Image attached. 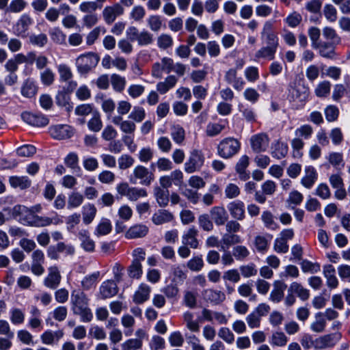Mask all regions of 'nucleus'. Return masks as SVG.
<instances>
[{
  "label": "nucleus",
  "mask_w": 350,
  "mask_h": 350,
  "mask_svg": "<svg viewBox=\"0 0 350 350\" xmlns=\"http://www.w3.org/2000/svg\"><path fill=\"white\" fill-rule=\"evenodd\" d=\"M71 310L75 315L80 317L82 322H90L93 319V314L89 308V299L87 295L80 290H73L70 295Z\"/></svg>",
  "instance_id": "1"
},
{
  "label": "nucleus",
  "mask_w": 350,
  "mask_h": 350,
  "mask_svg": "<svg viewBox=\"0 0 350 350\" xmlns=\"http://www.w3.org/2000/svg\"><path fill=\"white\" fill-rule=\"evenodd\" d=\"M129 179L132 184L150 186L154 180V174L145 166L138 165L133 168Z\"/></svg>",
  "instance_id": "2"
},
{
  "label": "nucleus",
  "mask_w": 350,
  "mask_h": 350,
  "mask_svg": "<svg viewBox=\"0 0 350 350\" xmlns=\"http://www.w3.org/2000/svg\"><path fill=\"white\" fill-rule=\"evenodd\" d=\"M310 90L307 87L297 85L295 83H290L288 88L287 98L291 103L302 107L307 101Z\"/></svg>",
  "instance_id": "3"
},
{
  "label": "nucleus",
  "mask_w": 350,
  "mask_h": 350,
  "mask_svg": "<svg viewBox=\"0 0 350 350\" xmlns=\"http://www.w3.org/2000/svg\"><path fill=\"white\" fill-rule=\"evenodd\" d=\"M241 148L240 142L234 137L222 139L217 146V154L221 158L230 159L237 154Z\"/></svg>",
  "instance_id": "4"
},
{
  "label": "nucleus",
  "mask_w": 350,
  "mask_h": 350,
  "mask_svg": "<svg viewBox=\"0 0 350 350\" xmlns=\"http://www.w3.org/2000/svg\"><path fill=\"white\" fill-rule=\"evenodd\" d=\"M116 191L121 196H125L132 202L140 198H146L148 193L146 189L137 187H131L128 183H121L117 185Z\"/></svg>",
  "instance_id": "5"
},
{
  "label": "nucleus",
  "mask_w": 350,
  "mask_h": 350,
  "mask_svg": "<svg viewBox=\"0 0 350 350\" xmlns=\"http://www.w3.org/2000/svg\"><path fill=\"white\" fill-rule=\"evenodd\" d=\"M99 62V57L94 53L89 52L79 55L76 59V66L81 74H87L95 68Z\"/></svg>",
  "instance_id": "6"
},
{
  "label": "nucleus",
  "mask_w": 350,
  "mask_h": 350,
  "mask_svg": "<svg viewBox=\"0 0 350 350\" xmlns=\"http://www.w3.org/2000/svg\"><path fill=\"white\" fill-rule=\"evenodd\" d=\"M260 40L265 45L278 48L279 38L274 31V25L271 21H267L264 23L260 32Z\"/></svg>",
  "instance_id": "7"
},
{
  "label": "nucleus",
  "mask_w": 350,
  "mask_h": 350,
  "mask_svg": "<svg viewBox=\"0 0 350 350\" xmlns=\"http://www.w3.org/2000/svg\"><path fill=\"white\" fill-rule=\"evenodd\" d=\"M204 163V157L203 153L198 150H192L189 156L187 161L184 165L185 171L188 174L199 171Z\"/></svg>",
  "instance_id": "8"
},
{
  "label": "nucleus",
  "mask_w": 350,
  "mask_h": 350,
  "mask_svg": "<svg viewBox=\"0 0 350 350\" xmlns=\"http://www.w3.org/2000/svg\"><path fill=\"white\" fill-rule=\"evenodd\" d=\"M57 71L59 76V81L61 82L67 83L66 90L68 92H72L77 87V83L72 78L73 77L70 68L64 64H59L57 66Z\"/></svg>",
  "instance_id": "9"
},
{
  "label": "nucleus",
  "mask_w": 350,
  "mask_h": 350,
  "mask_svg": "<svg viewBox=\"0 0 350 350\" xmlns=\"http://www.w3.org/2000/svg\"><path fill=\"white\" fill-rule=\"evenodd\" d=\"M340 332L323 335L315 339V349H325L335 346L341 339Z\"/></svg>",
  "instance_id": "10"
},
{
  "label": "nucleus",
  "mask_w": 350,
  "mask_h": 350,
  "mask_svg": "<svg viewBox=\"0 0 350 350\" xmlns=\"http://www.w3.org/2000/svg\"><path fill=\"white\" fill-rule=\"evenodd\" d=\"M173 69V59L170 57H163L160 62H156L152 65V76L157 78L161 79L163 77V73H170Z\"/></svg>",
  "instance_id": "11"
},
{
  "label": "nucleus",
  "mask_w": 350,
  "mask_h": 350,
  "mask_svg": "<svg viewBox=\"0 0 350 350\" xmlns=\"http://www.w3.org/2000/svg\"><path fill=\"white\" fill-rule=\"evenodd\" d=\"M14 217H20L21 221L26 225L31 226V223L36 220L37 215L34 214L27 207L22 205H16L12 210Z\"/></svg>",
  "instance_id": "12"
},
{
  "label": "nucleus",
  "mask_w": 350,
  "mask_h": 350,
  "mask_svg": "<svg viewBox=\"0 0 350 350\" xmlns=\"http://www.w3.org/2000/svg\"><path fill=\"white\" fill-rule=\"evenodd\" d=\"M62 275L57 266L48 268V273L43 281L44 285L50 289H56L60 284Z\"/></svg>",
  "instance_id": "13"
},
{
  "label": "nucleus",
  "mask_w": 350,
  "mask_h": 350,
  "mask_svg": "<svg viewBox=\"0 0 350 350\" xmlns=\"http://www.w3.org/2000/svg\"><path fill=\"white\" fill-rule=\"evenodd\" d=\"M33 23V21L29 14H22L14 26L15 34L22 38L26 37L27 33Z\"/></svg>",
  "instance_id": "14"
},
{
  "label": "nucleus",
  "mask_w": 350,
  "mask_h": 350,
  "mask_svg": "<svg viewBox=\"0 0 350 350\" xmlns=\"http://www.w3.org/2000/svg\"><path fill=\"white\" fill-rule=\"evenodd\" d=\"M250 144L254 152L257 153L265 152L269 147V138L266 133H258L252 136Z\"/></svg>",
  "instance_id": "15"
},
{
  "label": "nucleus",
  "mask_w": 350,
  "mask_h": 350,
  "mask_svg": "<svg viewBox=\"0 0 350 350\" xmlns=\"http://www.w3.org/2000/svg\"><path fill=\"white\" fill-rule=\"evenodd\" d=\"M49 132L54 139H65L74 135L75 129L67 124H59L50 127Z\"/></svg>",
  "instance_id": "16"
},
{
  "label": "nucleus",
  "mask_w": 350,
  "mask_h": 350,
  "mask_svg": "<svg viewBox=\"0 0 350 350\" xmlns=\"http://www.w3.org/2000/svg\"><path fill=\"white\" fill-rule=\"evenodd\" d=\"M124 13V8L119 3L105 7L103 10V17L108 25L112 24L116 18Z\"/></svg>",
  "instance_id": "17"
},
{
  "label": "nucleus",
  "mask_w": 350,
  "mask_h": 350,
  "mask_svg": "<svg viewBox=\"0 0 350 350\" xmlns=\"http://www.w3.org/2000/svg\"><path fill=\"white\" fill-rule=\"evenodd\" d=\"M21 117L25 122L34 126H44L49 124V119L42 114L24 112Z\"/></svg>",
  "instance_id": "18"
},
{
  "label": "nucleus",
  "mask_w": 350,
  "mask_h": 350,
  "mask_svg": "<svg viewBox=\"0 0 350 350\" xmlns=\"http://www.w3.org/2000/svg\"><path fill=\"white\" fill-rule=\"evenodd\" d=\"M323 274L326 279V284L331 289L336 288L339 284L336 276V270L333 265H325L323 267Z\"/></svg>",
  "instance_id": "19"
},
{
  "label": "nucleus",
  "mask_w": 350,
  "mask_h": 350,
  "mask_svg": "<svg viewBox=\"0 0 350 350\" xmlns=\"http://www.w3.org/2000/svg\"><path fill=\"white\" fill-rule=\"evenodd\" d=\"M118 292L116 282L109 280L102 283L100 286V293L102 299H108L115 296Z\"/></svg>",
  "instance_id": "20"
},
{
  "label": "nucleus",
  "mask_w": 350,
  "mask_h": 350,
  "mask_svg": "<svg viewBox=\"0 0 350 350\" xmlns=\"http://www.w3.org/2000/svg\"><path fill=\"white\" fill-rule=\"evenodd\" d=\"M112 122L119 126L120 131L126 134H133L135 129L136 125L134 122L131 120H124L120 116H116L112 118Z\"/></svg>",
  "instance_id": "21"
},
{
  "label": "nucleus",
  "mask_w": 350,
  "mask_h": 350,
  "mask_svg": "<svg viewBox=\"0 0 350 350\" xmlns=\"http://www.w3.org/2000/svg\"><path fill=\"white\" fill-rule=\"evenodd\" d=\"M78 238L81 242V247L87 252H94L95 242L90 237L88 230L82 229L78 233Z\"/></svg>",
  "instance_id": "22"
},
{
  "label": "nucleus",
  "mask_w": 350,
  "mask_h": 350,
  "mask_svg": "<svg viewBox=\"0 0 350 350\" xmlns=\"http://www.w3.org/2000/svg\"><path fill=\"white\" fill-rule=\"evenodd\" d=\"M250 164V159L247 155L240 157L235 165V170L239 174L240 180L245 181L250 178V173L246 170Z\"/></svg>",
  "instance_id": "23"
},
{
  "label": "nucleus",
  "mask_w": 350,
  "mask_h": 350,
  "mask_svg": "<svg viewBox=\"0 0 350 350\" xmlns=\"http://www.w3.org/2000/svg\"><path fill=\"white\" fill-rule=\"evenodd\" d=\"M227 207L234 219L243 220L245 218V205L242 201H233L229 203Z\"/></svg>",
  "instance_id": "24"
},
{
  "label": "nucleus",
  "mask_w": 350,
  "mask_h": 350,
  "mask_svg": "<svg viewBox=\"0 0 350 350\" xmlns=\"http://www.w3.org/2000/svg\"><path fill=\"white\" fill-rule=\"evenodd\" d=\"M198 234V231L196 227H191L182 237L183 244L187 245L191 248L197 249L199 245V241L197 239Z\"/></svg>",
  "instance_id": "25"
},
{
  "label": "nucleus",
  "mask_w": 350,
  "mask_h": 350,
  "mask_svg": "<svg viewBox=\"0 0 350 350\" xmlns=\"http://www.w3.org/2000/svg\"><path fill=\"white\" fill-rule=\"evenodd\" d=\"M304 173L305 174L301 180V183L304 187L310 189L317 181L318 174L312 166H306L304 169Z\"/></svg>",
  "instance_id": "26"
},
{
  "label": "nucleus",
  "mask_w": 350,
  "mask_h": 350,
  "mask_svg": "<svg viewBox=\"0 0 350 350\" xmlns=\"http://www.w3.org/2000/svg\"><path fill=\"white\" fill-rule=\"evenodd\" d=\"M151 293V287L145 283H142L133 297V301L137 304L146 301Z\"/></svg>",
  "instance_id": "27"
},
{
  "label": "nucleus",
  "mask_w": 350,
  "mask_h": 350,
  "mask_svg": "<svg viewBox=\"0 0 350 350\" xmlns=\"http://www.w3.org/2000/svg\"><path fill=\"white\" fill-rule=\"evenodd\" d=\"M210 213L217 226H222L228 221V215L224 207L214 206L211 208Z\"/></svg>",
  "instance_id": "28"
},
{
  "label": "nucleus",
  "mask_w": 350,
  "mask_h": 350,
  "mask_svg": "<svg viewBox=\"0 0 350 350\" xmlns=\"http://www.w3.org/2000/svg\"><path fill=\"white\" fill-rule=\"evenodd\" d=\"M313 49L319 50V55L324 58L332 59L336 57L335 48L332 43L320 42L314 46Z\"/></svg>",
  "instance_id": "29"
},
{
  "label": "nucleus",
  "mask_w": 350,
  "mask_h": 350,
  "mask_svg": "<svg viewBox=\"0 0 350 350\" xmlns=\"http://www.w3.org/2000/svg\"><path fill=\"white\" fill-rule=\"evenodd\" d=\"M174 219L173 214L167 210L159 209L152 217V221L155 225H162L170 222Z\"/></svg>",
  "instance_id": "30"
},
{
  "label": "nucleus",
  "mask_w": 350,
  "mask_h": 350,
  "mask_svg": "<svg viewBox=\"0 0 350 350\" xmlns=\"http://www.w3.org/2000/svg\"><path fill=\"white\" fill-rule=\"evenodd\" d=\"M272 239V235L267 234L265 235H257L254 238V244L258 252L265 254L267 252L269 242Z\"/></svg>",
  "instance_id": "31"
},
{
  "label": "nucleus",
  "mask_w": 350,
  "mask_h": 350,
  "mask_svg": "<svg viewBox=\"0 0 350 350\" xmlns=\"http://www.w3.org/2000/svg\"><path fill=\"white\" fill-rule=\"evenodd\" d=\"M148 228L144 224H135L131 226L126 233L129 239H137L145 237L148 232Z\"/></svg>",
  "instance_id": "32"
},
{
  "label": "nucleus",
  "mask_w": 350,
  "mask_h": 350,
  "mask_svg": "<svg viewBox=\"0 0 350 350\" xmlns=\"http://www.w3.org/2000/svg\"><path fill=\"white\" fill-rule=\"evenodd\" d=\"M277 49L278 48L265 44V46L260 48L255 53V59L259 60L260 59H267L269 60H273L275 58Z\"/></svg>",
  "instance_id": "33"
},
{
  "label": "nucleus",
  "mask_w": 350,
  "mask_h": 350,
  "mask_svg": "<svg viewBox=\"0 0 350 350\" xmlns=\"http://www.w3.org/2000/svg\"><path fill=\"white\" fill-rule=\"evenodd\" d=\"M97 213V209L93 204H86L82 207L83 222L85 225L90 224L94 219Z\"/></svg>",
  "instance_id": "34"
},
{
  "label": "nucleus",
  "mask_w": 350,
  "mask_h": 350,
  "mask_svg": "<svg viewBox=\"0 0 350 350\" xmlns=\"http://www.w3.org/2000/svg\"><path fill=\"white\" fill-rule=\"evenodd\" d=\"M178 81V79L174 75H169L163 81L159 82L157 84V90L161 94L167 93L170 89L173 88Z\"/></svg>",
  "instance_id": "35"
},
{
  "label": "nucleus",
  "mask_w": 350,
  "mask_h": 350,
  "mask_svg": "<svg viewBox=\"0 0 350 350\" xmlns=\"http://www.w3.org/2000/svg\"><path fill=\"white\" fill-rule=\"evenodd\" d=\"M288 150L287 144L277 141L272 144L271 154L273 157L281 159L286 156Z\"/></svg>",
  "instance_id": "36"
},
{
  "label": "nucleus",
  "mask_w": 350,
  "mask_h": 350,
  "mask_svg": "<svg viewBox=\"0 0 350 350\" xmlns=\"http://www.w3.org/2000/svg\"><path fill=\"white\" fill-rule=\"evenodd\" d=\"M286 285L280 282L276 281L274 283V288L270 293L269 299L275 303L280 302L284 297V292Z\"/></svg>",
  "instance_id": "37"
},
{
  "label": "nucleus",
  "mask_w": 350,
  "mask_h": 350,
  "mask_svg": "<svg viewBox=\"0 0 350 350\" xmlns=\"http://www.w3.org/2000/svg\"><path fill=\"white\" fill-rule=\"evenodd\" d=\"M204 296L207 301L214 304H219L226 299V295L223 292L213 289L205 290L204 291Z\"/></svg>",
  "instance_id": "38"
},
{
  "label": "nucleus",
  "mask_w": 350,
  "mask_h": 350,
  "mask_svg": "<svg viewBox=\"0 0 350 350\" xmlns=\"http://www.w3.org/2000/svg\"><path fill=\"white\" fill-rule=\"evenodd\" d=\"M154 196L159 206L165 207L167 206L169 202V191L167 189L155 187L154 188Z\"/></svg>",
  "instance_id": "39"
},
{
  "label": "nucleus",
  "mask_w": 350,
  "mask_h": 350,
  "mask_svg": "<svg viewBox=\"0 0 350 350\" xmlns=\"http://www.w3.org/2000/svg\"><path fill=\"white\" fill-rule=\"evenodd\" d=\"M9 182L12 187L21 189H27L31 185V181L27 176H11Z\"/></svg>",
  "instance_id": "40"
},
{
  "label": "nucleus",
  "mask_w": 350,
  "mask_h": 350,
  "mask_svg": "<svg viewBox=\"0 0 350 350\" xmlns=\"http://www.w3.org/2000/svg\"><path fill=\"white\" fill-rule=\"evenodd\" d=\"M288 292L295 293L303 301L307 300L310 297L309 291L296 282H293L290 285Z\"/></svg>",
  "instance_id": "41"
},
{
  "label": "nucleus",
  "mask_w": 350,
  "mask_h": 350,
  "mask_svg": "<svg viewBox=\"0 0 350 350\" xmlns=\"http://www.w3.org/2000/svg\"><path fill=\"white\" fill-rule=\"evenodd\" d=\"M62 222V221L57 217L51 218L49 217H42L37 215L36 217V220L31 223V226L37 228L46 227L50 226L52 224L57 225Z\"/></svg>",
  "instance_id": "42"
},
{
  "label": "nucleus",
  "mask_w": 350,
  "mask_h": 350,
  "mask_svg": "<svg viewBox=\"0 0 350 350\" xmlns=\"http://www.w3.org/2000/svg\"><path fill=\"white\" fill-rule=\"evenodd\" d=\"M269 342L273 347H282L287 344L288 338L282 332H275L271 334Z\"/></svg>",
  "instance_id": "43"
},
{
  "label": "nucleus",
  "mask_w": 350,
  "mask_h": 350,
  "mask_svg": "<svg viewBox=\"0 0 350 350\" xmlns=\"http://www.w3.org/2000/svg\"><path fill=\"white\" fill-rule=\"evenodd\" d=\"M66 165L73 170L75 173L81 172V169L79 165V157L75 152L69 153L64 159Z\"/></svg>",
  "instance_id": "44"
},
{
  "label": "nucleus",
  "mask_w": 350,
  "mask_h": 350,
  "mask_svg": "<svg viewBox=\"0 0 350 350\" xmlns=\"http://www.w3.org/2000/svg\"><path fill=\"white\" fill-rule=\"evenodd\" d=\"M112 229L110 221L108 219L103 218L97 225L94 230L96 237L104 236L109 234Z\"/></svg>",
  "instance_id": "45"
},
{
  "label": "nucleus",
  "mask_w": 350,
  "mask_h": 350,
  "mask_svg": "<svg viewBox=\"0 0 350 350\" xmlns=\"http://www.w3.org/2000/svg\"><path fill=\"white\" fill-rule=\"evenodd\" d=\"M84 200L83 196L78 192H72L68 198V208H75L81 206Z\"/></svg>",
  "instance_id": "46"
},
{
  "label": "nucleus",
  "mask_w": 350,
  "mask_h": 350,
  "mask_svg": "<svg viewBox=\"0 0 350 350\" xmlns=\"http://www.w3.org/2000/svg\"><path fill=\"white\" fill-rule=\"evenodd\" d=\"M327 159L329 163L336 169H341L344 167L343 155L340 152H331Z\"/></svg>",
  "instance_id": "47"
},
{
  "label": "nucleus",
  "mask_w": 350,
  "mask_h": 350,
  "mask_svg": "<svg viewBox=\"0 0 350 350\" xmlns=\"http://www.w3.org/2000/svg\"><path fill=\"white\" fill-rule=\"evenodd\" d=\"M126 79L119 75L113 74L111 76V83L113 90L117 92L124 90L126 85Z\"/></svg>",
  "instance_id": "48"
},
{
  "label": "nucleus",
  "mask_w": 350,
  "mask_h": 350,
  "mask_svg": "<svg viewBox=\"0 0 350 350\" xmlns=\"http://www.w3.org/2000/svg\"><path fill=\"white\" fill-rule=\"evenodd\" d=\"M261 219L267 228L275 230L279 228L278 224L274 221L273 214L270 211H266L262 212Z\"/></svg>",
  "instance_id": "49"
},
{
  "label": "nucleus",
  "mask_w": 350,
  "mask_h": 350,
  "mask_svg": "<svg viewBox=\"0 0 350 350\" xmlns=\"http://www.w3.org/2000/svg\"><path fill=\"white\" fill-rule=\"evenodd\" d=\"M88 127L92 132H99L103 127V122L98 113H94L92 118L88 122Z\"/></svg>",
  "instance_id": "50"
},
{
  "label": "nucleus",
  "mask_w": 350,
  "mask_h": 350,
  "mask_svg": "<svg viewBox=\"0 0 350 350\" xmlns=\"http://www.w3.org/2000/svg\"><path fill=\"white\" fill-rule=\"evenodd\" d=\"M171 137L175 143L181 144L185 138V132L184 129L179 125L174 126L172 128Z\"/></svg>",
  "instance_id": "51"
},
{
  "label": "nucleus",
  "mask_w": 350,
  "mask_h": 350,
  "mask_svg": "<svg viewBox=\"0 0 350 350\" xmlns=\"http://www.w3.org/2000/svg\"><path fill=\"white\" fill-rule=\"evenodd\" d=\"M37 92V87L35 83L31 80H27L21 89L22 94L27 98L33 97Z\"/></svg>",
  "instance_id": "52"
},
{
  "label": "nucleus",
  "mask_w": 350,
  "mask_h": 350,
  "mask_svg": "<svg viewBox=\"0 0 350 350\" xmlns=\"http://www.w3.org/2000/svg\"><path fill=\"white\" fill-rule=\"evenodd\" d=\"M142 263L136 260H133L131 265L128 268L129 276L131 278L139 279L142 275Z\"/></svg>",
  "instance_id": "53"
},
{
  "label": "nucleus",
  "mask_w": 350,
  "mask_h": 350,
  "mask_svg": "<svg viewBox=\"0 0 350 350\" xmlns=\"http://www.w3.org/2000/svg\"><path fill=\"white\" fill-rule=\"evenodd\" d=\"M147 24L150 30L157 32L161 30L162 27V20L159 15H150L147 18Z\"/></svg>",
  "instance_id": "54"
},
{
  "label": "nucleus",
  "mask_w": 350,
  "mask_h": 350,
  "mask_svg": "<svg viewBox=\"0 0 350 350\" xmlns=\"http://www.w3.org/2000/svg\"><path fill=\"white\" fill-rule=\"evenodd\" d=\"M145 117L146 111L142 107L139 106H135L129 115V118L135 122H142L145 119Z\"/></svg>",
  "instance_id": "55"
},
{
  "label": "nucleus",
  "mask_w": 350,
  "mask_h": 350,
  "mask_svg": "<svg viewBox=\"0 0 350 350\" xmlns=\"http://www.w3.org/2000/svg\"><path fill=\"white\" fill-rule=\"evenodd\" d=\"M330 89V82L327 81H323L317 85L314 92L316 96L318 97H326L329 94Z\"/></svg>",
  "instance_id": "56"
},
{
  "label": "nucleus",
  "mask_w": 350,
  "mask_h": 350,
  "mask_svg": "<svg viewBox=\"0 0 350 350\" xmlns=\"http://www.w3.org/2000/svg\"><path fill=\"white\" fill-rule=\"evenodd\" d=\"M141 339L131 338L121 344L122 350H139L142 347Z\"/></svg>",
  "instance_id": "57"
},
{
  "label": "nucleus",
  "mask_w": 350,
  "mask_h": 350,
  "mask_svg": "<svg viewBox=\"0 0 350 350\" xmlns=\"http://www.w3.org/2000/svg\"><path fill=\"white\" fill-rule=\"evenodd\" d=\"M221 243L229 247L231 245L241 243V238L236 234L226 232L222 236Z\"/></svg>",
  "instance_id": "58"
},
{
  "label": "nucleus",
  "mask_w": 350,
  "mask_h": 350,
  "mask_svg": "<svg viewBox=\"0 0 350 350\" xmlns=\"http://www.w3.org/2000/svg\"><path fill=\"white\" fill-rule=\"evenodd\" d=\"M301 270L304 273H315L321 270L319 263L312 262L308 260H303L301 262Z\"/></svg>",
  "instance_id": "59"
},
{
  "label": "nucleus",
  "mask_w": 350,
  "mask_h": 350,
  "mask_svg": "<svg viewBox=\"0 0 350 350\" xmlns=\"http://www.w3.org/2000/svg\"><path fill=\"white\" fill-rule=\"evenodd\" d=\"M323 14L325 18L330 23H334L337 20V10L332 4H325L323 7Z\"/></svg>",
  "instance_id": "60"
},
{
  "label": "nucleus",
  "mask_w": 350,
  "mask_h": 350,
  "mask_svg": "<svg viewBox=\"0 0 350 350\" xmlns=\"http://www.w3.org/2000/svg\"><path fill=\"white\" fill-rule=\"evenodd\" d=\"M27 3L25 0H12L7 8V12L19 13L24 10Z\"/></svg>",
  "instance_id": "61"
},
{
  "label": "nucleus",
  "mask_w": 350,
  "mask_h": 350,
  "mask_svg": "<svg viewBox=\"0 0 350 350\" xmlns=\"http://www.w3.org/2000/svg\"><path fill=\"white\" fill-rule=\"evenodd\" d=\"M51 40L59 44H64L66 42V34L59 28L55 27L49 31Z\"/></svg>",
  "instance_id": "62"
},
{
  "label": "nucleus",
  "mask_w": 350,
  "mask_h": 350,
  "mask_svg": "<svg viewBox=\"0 0 350 350\" xmlns=\"http://www.w3.org/2000/svg\"><path fill=\"white\" fill-rule=\"evenodd\" d=\"M326 120L329 122L337 120L339 116L338 108L333 105H328L324 110Z\"/></svg>",
  "instance_id": "63"
},
{
  "label": "nucleus",
  "mask_w": 350,
  "mask_h": 350,
  "mask_svg": "<svg viewBox=\"0 0 350 350\" xmlns=\"http://www.w3.org/2000/svg\"><path fill=\"white\" fill-rule=\"evenodd\" d=\"M302 21L301 15L297 12H293L288 14L284 19V22L291 28L297 27Z\"/></svg>",
  "instance_id": "64"
}]
</instances>
